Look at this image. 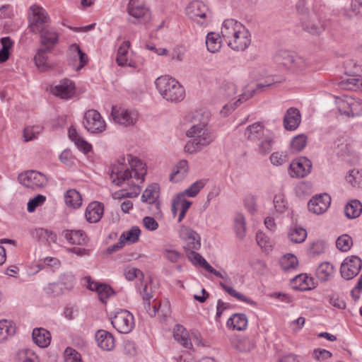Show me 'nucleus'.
<instances>
[{"label":"nucleus","instance_id":"nucleus-1","mask_svg":"<svg viewBox=\"0 0 362 362\" xmlns=\"http://www.w3.org/2000/svg\"><path fill=\"white\" fill-rule=\"evenodd\" d=\"M127 160L130 165L131 170L124 165L118 163L115 164L111 168L110 178L112 182L117 186H120L122 183L127 182L129 185H132L133 189L131 192L123 191L121 196L122 197H136L140 193V187L137 184L134 183L130 179H136L144 180V176L146 174L145 164L136 158H132L127 156Z\"/></svg>","mask_w":362,"mask_h":362},{"label":"nucleus","instance_id":"nucleus-2","mask_svg":"<svg viewBox=\"0 0 362 362\" xmlns=\"http://www.w3.org/2000/svg\"><path fill=\"white\" fill-rule=\"evenodd\" d=\"M206 122H203L193 125L187 130V136L189 140L185 146L186 152L191 154L197 153L214 140V136L206 127Z\"/></svg>","mask_w":362,"mask_h":362},{"label":"nucleus","instance_id":"nucleus-3","mask_svg":"<svg viewBox=\"0 0 362 362\" xmlns=\"http://www.w3.org/2000/svg\"><path fill=\"white\" fill-rule=\"evenodd\" d=\"M156 88L164 99L170 102H180L185 98L184 88L170 76H161L155 81Z\"/></svg>","mask_w":362,"mask_h":362},{"label":"nucleus","instance_id":"nucleus-4","mask_svg":"<svg viewBox=\"0 0 362 362\" xmlns=\"http://www.w3.org/2000/svg\"><path fill=\"white\" fill-rule=\"evenodd\" d=\"M127 13L130 18L128 21L132 24H147L151 19V12L148 7L139 4L138 0H129Z\"/></svg>","mask_w":362,"mask_h":362},{"label":"nucleus","instance_id":"nucleus-5","mask_svg":"<svg viewBox=\"0 0 362 362\" xmlns=\"http://www.w3.org/2000/svg\"><path fill=\"white\" fill-rule=\"evenodd\" d=\"M83 124L85 129L91 134H100L106 129L105 120L95 110H89L86 112Z\"/></svg>","mask_w":362,"mask_h":362},{"label":"nucleus","instance_id":"nucleus-6","mask_svg":"<svg viewBox=\"0 0 362 362\" xmlns=\"http://www.w3.org/2000/svg\"><path fill=\"white\" fill-rule=\"evenodd\" d=\"M18 180L21 185L32 189L42 188L47 184V177L35 170H29L21 173Z\"/></svg>","mask_w":362,"mask_h":362},{"label":"nucleus","instance_id":"nucleus-7","mask_svg":"<svg viewBox=\"0 0 362 362\" xmlns=\"http://www.w3.org/2000/svg\"><path fill=\"white\" fill-rule=\"evenodd\" d=\"M111 323L119 333L129 334L134 327V318L129 311L122 310L115 313Z\"/></svg>","mask_w":362,"mask_h":362},{"label":"nucleus","instance_id":"nucleus-8","mask_svg":"<svg viewBox=\"0 0 362 362\" xmlns=\"http://www.w3.org/2000/svg\"><path fill=\"white\" fill-rule=\"evenodd\" d=\"M32 16L29 18L28 28L30 31L33 33H38L42 28L47 27L46 23L49 21V18L46 11L41 6L33 5L30 8Z\"/></svg>","mask_w":362,"mask_h":362},{"label":"nucleus","instance_id":"nucleus-9","mask_svg":"<svg viewBox=\"0 0 362 362\" xmlns=\"http://www.w3.org/2000/svg\"><path fill=\"white\" fill-rule=\"evenodd\" d=\"M111 115L115 122L125 127H129L136 124L139 113L135 110H129L122 107L113 106Z\"/></svg>","mask_w":362,"mask_h":362},{"label":"nucleus","instance_id":"nucleus-10","mask_svg":"<svg viewBox=\"0 0 362 362\" xmlns=\"http://www.w3.org/2000/svg\"><path fill=\"white\" fill-rule=\"evenodd\" d=\"M361 267V259L357 256H351L346 258L341 264L340 273L344 279L349 280L359 273Z\"/></svg>","mask_w":362,"mask_h":362},{"label":"nucleus","instance_id":"nucleus-11","mask_svg":"<svg viewBox=\"0 0 362 362\" xmlns=\"http://www.w3.org/2000/svg\"><path fill=\"white\" fill-rule=\"evenodd\" d=\"M312 162L306 157H300L293 160L288 168V173L292 177L302 178L310 173Z\"/></svg>","mask_w":362,"mask_h":362},{"label":"nucleus","instance_id":"nucleus-12","mask_svg":"<svg viewBox=\"0 0 362 362\" xmlns=\"http://www.w3.org/2000/svg\"><path fill=\"white\" fill-rule=\"evenodd\" d=\"M186 12L191 19L201 25L206 23L204 19L209 18L208 8L203 2L199 1L191 2L187 6Z\"/></svg>","mask_w":362,"mask_h":362},{"label":"nucleus","instance_id":"nucleus-13","mask_svg":"<svg viewBox=\"0 0 362 362\" xmlns=\"http://www.w3.org/2000/svg\"><path fill=\"white\" fill-rule=\"evenodd\" d=\"M180 237L186 242L184 247L186 252L188 251L198 250L201 247L199 235L187 226H181L179 231Z\"/></svg>","mask_w":362,"mask_h":362},{"label":"nucleus","instance_id":"nucleus-14","mask_svg":"<svg viewBox=\"0 0 362 362\" xmlns=\"http://www.w3.org/2000/svg\"><path fill=\"white\" fill-rule=\"evenodd\" d=\"M251 43V35L249 30L245 27L241 31L231 39L228 46L235 51L245 50Z\"/></svg>","mask_w":362,"mask_h":362},{"label":"nucleus","instance_id":"nucleus-15","mask_svg":"<svg viewBox=\"0 0 362 362\" xmlns=\"http://www.w3.org/2000/svg\"><path fill=\"white\" fill-rule=\"evenodd\" d=\"M245 28L240 22L233 19H226L223 21L221 27V34L222 38L228 43L235 35L238 34Z\"/></svg>","mask_w":362,"mask_h":362},{"label":"nucleus","instance_id":"nucleus-16","mask_svg":"<svg viewBox=\"0 0 362 362\" xmlns=\"http://www.w3.org/2000/svg\"><path fill=\"white\" fill-rule=\"evenodd\" d=\"M51 92L53 95L62 99H69L75 93L74 83L69 79H64L58 84L51 87Z\"/></svg>","mask_w":362,"mask_h":362},{"label":"nucleus","instance_id":"nucleus-17","mask_svg":"<svg viewBox=\"0 0 362 362\" xmlns=\"http://www.w3.org/2000/svg\"><path fill=\"white\" fill-rule=\"evenodd\" d=\"M331 198L327 194L313 197L308 204V210L313 214H323L329 206Z\"/></svg>","mask_w":362,"mask_h":362},{"label":"nucleus","instance_id":"nucleus-18","mask_svg":"<svg viewBox=\"0 0 362 362\" xmlns=\"http://www.w3.org/2000/svg\"><path fill=\"white\" fill-rule=\"evenodd\" d=\"M301 117L300 111L295 107H290L287 110L284 117V127L286 130L293 131L300 124Z\"/></svg>","mask_w":362,"mask_h":362},{"label":"nucleus","instance_id":"nucleus-19","mask_svg":"<svg viewBox=\"0 0 362 362\" xmlns=\"http://www.w3.org/2000/svg\"><path fill=\"white\" fill-rule=\"evenodd\" d=\"M38 33L40 35L41 45L45 46L44 48L50 47L52 51L54 45L58 42V33L49 26L42 28Z\"/></svg>","mask_w":362,"mask_h":362},{"label":"nucleus","instance_id":"nucleus-20","mask_svg":"<svg viewBox=\"0 0 362 362\" xmlns=\"http://www.w3.org/2000/svg\"><path fill=\"white\" fill-rule=\"evenodd\" d=\"M103 211V204L98 202H93L87 206L85 216L89 223H98L101 219Z\"/></svg>","mask_w":362,"mask_h":362},{"label":"nucleus","instance_id":"nucleus-21","mask_svg":"<svg viewBox=\"0 0 362 362\" xmlns=\"http://www.w3.org/2000/svg\"><path fill=\"white\" fill-rule=\"evenodd\" d=\"M141 295L144 301V306L146 311V313L151 316H156V313H158L159 308L160 306V303H155L152 306L151 305V300L153 298V296L151 295V287L145 285L142 291H141Z\"/></svg>","mask_w":362,"mask_h":362},{"label":"nucleus","instance_id":"nucleus-22","mask_svg":"<svg viewBox=\"0 0 362 362\" xmlns=\"http://www.w3.org/2000/svg\"><path fill=\"white\" fill-rule=\"evenodd\" d=\"M95 340L98 346L105 351H110L115 346V339L112 334L103 329H100L96 332Z\"/></svg>","mask_w":362,"mask_h":362},{"label":"nucleus","instance_id":"nucleus-23","mask_svg":"<svg viewBox=\"0 0 362 362\" xmlns=\"http://www.w3.org/2000/svg\"><path fill=\"white\" fill-rule=\"evenodd\" d=\"M52 51L49 48H40L34 57V61L37 69L41 71H45L51 68L48 62V54Z\"/></svg>","mask_w":362,"mask_h":362},{"label":"nucleus","instance_id":"nucleus-24","mask_svg":"<svg viewBox=\"0 0 362 362\" xmlns=\"http://www.w3.org/2000/svg\"><path fill=\"white\" fill-rule=\"evenodd\" d=\"M264 132V126L262 123L255 122L246 128L244 135L250 141H257L265 136Z\"/></svg>","mask_w":362,"mask_h":362},{"label":"nucleus","instance_id":"nucleus-25","mask_svg":"<svg viewBox=\"0 0 362 362\" xmlns=\"http://www.w3.org/2000/svg\"><path fill=\"white\" fill-rule=\"evenodd\" d=\"M173 337L175 340L179 342L183 347L191 349L192 343V339L189 337L187 330L180 325H176L173 329Z\"/></svg>","mask_w":362,"mask_h":362},{"label":"nucleus","instance_id":"nucleus-26","mask_svg":"<svg viewBox=\"0 0 362 362\" xmlns=\"http://www.w3.org/2000/svg\"><path fill=\"white\" fill-rule=\"evenodd\" d=\"M32 336L33 341L41 348H45L50 344L51 334L44 328H35Z\"/></svg>","mask_w":362,"mask_h":362},{"label":"nucleus","instance_id":"nucleus-27","mask_svg":"<svg viewBox=\"0 0 362 362\" xmlns=\"http://www.w3.org/2000/svg\"><path fill=\"white\" fill-rule=\"evenodd\" d=\"M68 134L70 139L74 142L77 148L84 153H88L92 150L91 145L78 134L74 127H69Z\"/></svg>","mask_w":362,"mask_h":362},{"label":"nucleus","instance_id":"nucleus-28","mask_svg":"<svg viewBox=\"0 0 362 362\" xmlns=\"http://www.w3.org/2000/svg\"><path fill=\"white\" fill-rule=\"evenodd\" d=\"M159 196V186L158 185L153 183L148 185L141 196V201L143 202H147L150 204H155L158 208V202H157V198Z\"/></svg>","mask_w":362,"mask_h":362},{"label":"nucleus","instance_id":"nucleus-29","mask_svg":"<svg viewBox=\"0 0 362 362\" xmlns=\"http://www.w3.org/2000/svg\"><path fill=\"white\" fill-rule=\"evenodd\" d=\"M67 54L70 58L74 59H78L79 60V65L77 67V70L83 68L88 62V56L81 51L77 44L70 45Z\"/></svg>","mask_w":362,"mask_h":362},{"label":"nucleus","instance_id":"nucleus-30","mask_svg":"<svg viewBox=\"0 0 362 362\" xmlns=\"http://www.w3.org/2000/svg\"><path fill=\"white\" fill-rule=\"evenodd\" d=\"M247 317L243 313L233 314L227 321L228 327L239 331L245 330L247 327Z\"/></svg>","mask_w":362,"mask_h":362},{"label":"nucleus","instance_id":"nucleus-31","mask_svg":"<svg viewBox=\"0 0 362 362\" xmlns=\"http://www.w3.org/2000/svg\"><path fill=\"white\" fill-rule=\"evenodd\" d=\"M30 233L33 238L38 241L47 243L57 241V235L55 233L42 228H35Z\"/></svg>","mask_w":362,"mask_h":362},{"label":"nucleus","instance_id":"nucleus-32","mask_svg":"<svg viewBox=\"0 0 362 362\" xmlns=\"http://www.w3.org/2000/svg\"><path fill=\"white\" fill-rule=\"evenodd\" d=\"M130 47L129 41H124L119 46L117 50V55L116 58V62L119 66H131L132 64L129 62V49Z\"/></svg>","mask_w":362,"mask_h":362},{"label":"nucleus","instance_id":"nucleus-33","mask_svg":"<svg viewBox=\"0 0 362 362\" xmlns=\"http://www.w3.org/2000/svg\"><path fill=\"white\" fill-rule=\"evenodd\" d=\"M64 235L71 244L83 245L86 242V235L81 230H66Z\"/></svg>","mask_w":362,"mask_h":362},{"label":"nucleus","instance_id":"nucleus-34","mask_svg":"<svg viewBox=\"0 0 362 362\" xmlns=\"http://www.w3.org/2000/svg\"><path fill=\"white\" fill-rule=\"evenodd\" d=\"M362 212V204L358 199H352L344 207V214L348 218H356Z\"/></svg>","mask_w":362,"mask_h":362},{"label":"nucleus","instance_id":"nucleus-35","mask_svg":"<svg viewBox=\"0 0 362 362\" xmlns=\"http://www.w3.org/2000/svg\"><path fill=\"white\" fill-rule=\"evenodd\" d=\"M332 264L328 262L321 263L316 269V276L321 281H328L334 274Z\"/></svg>","mask_w":362,"mask_h":362},{"label":"nucleus","instance_id":"nucleus-36","mask_svg":"<svg viewBox=\"0 0 362 362\" xmlns=\"http://www.w3.org/2000/svg\"><path fill=\"white\" fill-rule=\"evenodd\" d=\"M66 204L74 209L78 208L82 204V197L80 193L76 189H69L64 194Z\"/></svg>","mask_w":362,"mask_h":362},{"label":"nucleus","instance_id":"nucleus-37","mask_svg":"<svg viewBox=\"0 0 362 362\" xmlns=\"http://www.w3.org/2000/svg\"><path fill=\"white\" fill-rule=\"evenodd\" d=\"M221 35L209 33L206 37V46L209 52L215 53L218 52L221 47Z\"/></svg>","mask_w":362,"mask_h":362},{"label":"nucleus","instance_id":"nucleus-38","mask_svg":"<svg viewBox=\"0 0 362 362\" xmlns=\"http://www.w3.org/2000/svg\"><path fill=\"white\" fill-rule=\"evenodd\" d=\"M306 237L307 231L302 227H292L288 232V238L293 243H302Z\"/></svg>","mask_w":362,"mask_h":362},{"label":"nucleus","instance_id":"nucleus-39","mask_svg":"<svg viewBox=\"0 0 362 362\" xmlns=\"http://www.w3.org/2000/svg\"><path fill=\"white\" fill-rule=\"evenodd\" d=\"M188 171V162L186 160H180L175 166L170 175V180L178 182L185 177Z\"/></svg>","mask_w":362,"mask_h":362},{"label":"nucleus","instance_id":"nucleus-40","mask_svg":"<svg viewBox=\"0 0 362 362\" xmlns=\"http://www.w3.org/2000/svg\"><path fill=\"white\" fill-rule=\"evenodd\" d=\"M339 86L342 89L347 90H362V78L361 76H353L339 82Z\"/></svg>","mask_w":362,"mask_h":362},{"label":"nucleus","instance_id":"nucleus-41","mask_svg":"<svg viewBox=\"0 0 362 362\" xmlns=\"http://www.w3.org/2000/svg\"><path fill=\"white\" fill-rule=\"evenodd\" d=\"M293 54L287 51H281L274 56V62L279 66L289 70Z\"/></svg>","mask_w":362,"mask_h":362},{"label":"nucleus","instance_id":"nucleus-42","mask_svg":"<svg viewBox=\"0 0 362 362\" xmlns=\"http://www.w3.org/2000/svg\"><path fill=\"white\" fill-rule=\"evenodd\" d=\"M219 285L222 287V288L226 291L229 295H230L231 296L237 298L238 300H240V301H243V302H245L250 305H254L255 306L257 305L256 302L254 301L253 300L250 299V298H247L245 296H244L243 294L236 291L235 289H233L232 287L229 286L228 285H227L226 284L221 281L219 283Z\"/></svg>","mask_w":362,"mask_h":362},{"label":"nucleus","instance_id":"nucleus-43","mask_svg":"<svg viewBox=\"0 0 362 362\" xmlns=\"http://www.w3.org/2000/svg\"><path fill=\"white\" fill-rule=\"evenodd\" d=\"M16 362H39L38 356L30 349H23L17 352Z\"/></svg>","mask_w":362,"mask_h":362},{"label":"nucleus","instance_id":"nucleus-44","mask_svg":"<svg viewBox=\"0 0 362 362\" xmlns=\"http://www.w3.org/2000/svg\"><path fill=\"white\" fill-rule=\"evenodd\" d=\"M308 66V62L305 58L301 56L293 54L289 71L296 73L300 72L306 69Z\"/></svg>","mask_w":362,"mask_h":362},{"label":"nucleus","instance_id":"nucleus-45","mask_svg":"<svg viewBox=\"0 0 362 362\" xmlns=\"http://www.w3.org/2000/svg\"><path fill=\"white\" fill-rule=\"evenodd\" d=\"M280 264L283 270L290 271L298 267V261L294 255L286 254L281 259Z\"/></svg>","mask_w":362,"mask_h":362},{"label":"nucleus","instance_id":"nucleus-46","mask_svg":"<svg viewBox=\"0 0 362 362\" xmlns=\"http://www.w3.org/2000/svg\"><path fill=\"white\" fill-rule=\"evenodd\" d=\"M351 97L345 95L342 98H337L336 99V104L338 108L339 112L345 115L348 117H350V111H351Z\"/></svg>","mask_w":362,"mask_h":362},{"label":"nucleus","instance_id":"nucleus-47","mask_svg":"<svg viewBox=\"0 0 362 362\" xmlns=\"http://www.w3.org/2000/svg\"><path fill=\"white\" fill-rule=\"evenodd\" d=\"M205 180H199L194 183H192L187 189L184 190L183 192H180V194H182L184 196H187L189 197H196L200 190L205 186L206 185Z\"/></svg>","mask_w":362,"mask_h":362},{"label":"nucleus","instance_id":"nucleus-48","mask_svg":"<svg viewBox=\"0 0 362 362\" xmlns=\"http://www.w3.org/2000/svg\"><path fill=\"white\" fill-rule=\"evenodd\" d=\"M273 139L269 136H266L261 139L258 144L257 151L259 154L265 156L269 154L272 150Z\"/></svg>","mask_w":362,"mask_h":362},{"label":"nucleus","instance_id":"nucleus-49","mask_svg":"<svg viewBox=\"0 0 362 362\" xmlns=\"http://www.w3.org/2000/svg\"><path fill=\"white\" fill-rule=\"evenodd\" d=\"M346 180L353 187H362V172L357 169L350 170Z\"/></svg>","mask_w":362,"mask_h":362},{"label":"nucleus","instance_id":"nucleus-50","mask_svg":"<svg viewBox=\"0 0 362 362\" xmlns=\"http://www.w3.org/2000/svg\"><path fill=\"white\" fill-rule=\"evenodd\" d=\"M353 245V240L350 235L343 234L336 240V247L341 252L349 251Z\"/></svg>","mask_w":362,"mask_h":362},{"label":"nucleus","instance_id":"nucleus-51","mask_svg":"<svg viewBox=\"0 0 362 362\" xmlns=\"http://www.w3.org/2000/svg\"><path fill=\"white\" fill-rule=\"evenodd\" d=\"M141 230L139 227L134 226L129 230L122 233L120 235L122 240L125 242H129L131 243H136L139 240Z\"/></svg>","mask_w":362,"mask_h":362},{"label":"nucleus","instance_id":"nucleus-52","mask_svg":"<svg viewBox=\"0 0 362 362\" xmlns=\"http://www.w3.org/2000/svg\"><path fill=\"white\" fill-rule=\"evenodd\" d=\"M255 93V90H252L251 91H249L247 93H244L240 95L239 99L234 103L233 105H226L223 106V110H221V113L226 116L227 115L228 110H234L240 104H241L243 101H246L249 98H252L253 96V94Z\"/></svg>","mask_w":362,"mask_h":362},{"label":"nucleus","instance_id":"nucleus-53","mask_svg":"<svg viewBox=\"0 0 362 362\" xmlns=\"http://www.w3.org/2000/svg\"><path fill=\"white\" fill-rule=\"evenodd\" d=\"M307 136L305 134H299L293 138L291 141V149L293 152L302 151L306 146Z\"/></svg>","mask_w":362,"mask_h":362},{"label":"nucleus","instance_id":"nucleus-54","mask_svg":"<svg viewBox=\"0 0 362 362\" xmlns=\"http://www.w3.org/2000/svg\"><path fill=\"white\" fill-rule=\"evenodd\" d=\"M15 333V327L11 322L6 320L0 321V341L6 339L8 336Z\"/></svg>","mask_w":362,"mask_h":362},{"label":"nucleus","instance_id":"nucleus-55","mask_svg":"<svg viewBox=\"0 0 362 362\" xmlns=\"http://www.w3.org/2000/svg\"><path fill=\"white\" fill-rule=\"evenodd\" d=\"M303 30L313 35H320L325 30L324 24L320 22H310L305 25Z\"/></svg>","mask_w":362,"mask_h":362},{"label":"nucleus","instance_id":"nucleus-56","mask_svg":"<svg viewBox=\"0 0 362 362\" xmlns=\"http://www.w3.org/2000/svg\"><path fill=\"white\" fill-rule=\"evenodd\" d=\"M64 357L65 362H83L81 354L71 347L65 349Z\"/></svg>","mask_w":362,"mask_h":362},{"label":"nucleus","instance_id":"nucleus-57","mask_svg":"<svg viewBox=\"0 0 362 362\" xmlns=\"http://www.w3.org/2000/svg\"><path fill=\"white\" fill-rule=\"evenodd\" d=\"M293 280L300 284V289L301 290L311 289L313 284V279L308 277L306 274L297 275Z\"/></svg>","mask_w":362,"mask_h":362},{"label":"nucleus","instance_id":"nucleus-58","mask_svg":"<svg viewBox=\"0 0 362 362\" xmlns=\"http://www.w3.org/2000/svg\"><path fill=\"white\" fill-rule=\"evenodd\" d=\"M113 293L112 288L105 284H102L97 291L100 300L103 303H106L107 299L112 296Z\"/></svg>","mask_w":362,"mask_h":362},{"label":"nucleus","instance_id":"nucleus-59","mask_svg":"<svg viewBox=\"0 0 362 362\" xmlns=\"http://www.w3.org/2000/svg\"><path fill=\"white\" fill-rule=\"evenodd\" d=\"M235 229L239 238H242L244 237L245 233V221L244 216L241 214H238L235 217Z\"/></svg>","mask_w":362,"mask_h":362},{"label":"nucleus","instance_id":"nucleus-60","mask_svg":"<svg viewBox=\"0 0 362 362\" xmlns=\"http://www.w3.org/2000/svg\"><path fill=\"white\" fill-rule=\"evenodd\" d=\"M162 254L165 258L172 263H176L181 258L182 255L178 251L171 248H164Z\"/></svg>","mask_w":362,"mask_h":362},{"label":"nucleus","instance_id":"nucleus-61","mask_svg":"<svg viewBox=\"0 0 362 362\" xmlns=\"http://www.w3.org/2000/svg\"><path fill=\"white\" fill-rule=\"evenodd\" d=\"M46 200V197L42 194H37L34 198L30 199L28 203L27 209L29 212H33L36 208L42 205Z\"/></svg>","mask_w":362,"mask_h":362},{"label":"nucleus","instance_id":"nucleus-62","mask_svg":"<svg viewBox=\"0 0 362 362\" xmlns=\"http://www.w3.org/2000/svg\"><path fill=\"white\" fill-rule=\"evenodd\" d=\"M271 163L276 166L281 165L288 160V156L283 152H274L269 158Z\"/></svg>","mask_w":362,"mask_h":362},{"label":"nucleus","instance_id":"nucleus-63","mask_svg":"<svg viewBox=\"0 0 362 362\" xmlns=\"http://www.w3.org/2000/svg\"><path fill=\"white\" fill-rule=\"evenodd\" d=\"M325 248V242L322 240H317L310 245L308 251L312 255H319L324 252Z\"/></svg>","mask_w":362,"mask_h":362},{"label":"nucleus","instance_id":"nucleus-64","mask_svg":"<svg viewBox=\"0 0 362 362\" xmlns=\"http://www.w3.org/2000/svg\"><path fill=\"white\" fill-rule=\"evenodd\" d=\"M350 117L360 115L362 113V101L351 97Z\"/></svg>","mask_w":362,"mask_h":362}]
</instances>
